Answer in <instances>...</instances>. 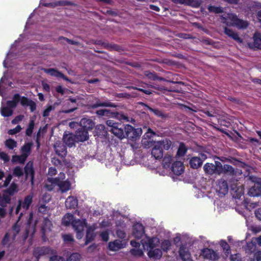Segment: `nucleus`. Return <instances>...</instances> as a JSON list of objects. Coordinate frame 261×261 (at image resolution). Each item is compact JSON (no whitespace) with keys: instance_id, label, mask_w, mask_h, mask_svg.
Wrapping results in <instances>:
<instances>
[{"instance_id":"de8ad7c7","label":"nucleus","mask_w":261,"mask_h":261,"mask_svg":"<svg viewBox=\"0 0 261 261\" xmlns=\"http://www.w3.org/2000/svg\"><path fill=\"white\" fill-rule=\"evenodd\" d=\"M171 246V242L169 240H165L161 243L162 249L165 252H167Z\"/></svg>"},{"instance_id":"c03bdc74","label":"nucleus","mask_w":261,"mask_h":261,"mask_svg":"<svg viewBox=\"0 0 261 261\" xmlns=\"http://www.w3.org/2000/svg\"><path fill=\"white\" fill-rule=\"evenodd\" d=\"M5 145L9 149H13L17 146V142L12 139H8L5 141Z\"/></svg>"},{"instance_id":"6e6552de","label":"nucleus","mask_w":261,"mask_h":261,"mask_svg":"<svg viewBox=\"0 0 261 261\" xmlns=\"http://www.w3.org/2000/svg\"><path fill=\"white\" fill-rule=\"evenodd\" d=\"M25 180L30 177V181L33 186L34 184L35 171L33 167V162H28L24 168Z\"/></svg>"},{"instance_id":"6e6d98bb","label":"nucleus","mask_w":261,"mask_h":261,"mask_svg":"<svg viewBox=\"0 0 261 261\" xmlns=\"http://www.w3.org/2000/svg\"><path fill=\"white\" fill-rule=\"evenodd\" d=\"M47 180L48 182L54 185L58 186V187L62 181L59 177H48Z\"/></svg>"},{"instance_id":"4be33fe9","label":"nucleus","mask_w":261,"mask_h":261,"mask_svg":"<svg viewBox=\"0 0 261 261\" xmlns=\"http://www.w3.org/2000/svg\"><path fill=\"white\" fill-rule=\"evenodd\" d=\"M75 135L70 133L64 135L63 140L66 145L71 147L75 145Z\"/></svg>"},{"instance_id":"f03ea898","label":"nucleus","mask_w":261,"mask_h":261,"mask_svg":"<svg viewBox=\"0 0 261 261\" xmlns=\"http://www.w3.org/2000/svg\"><path fill=\"white\" fill-rule=\"evenodd\" d=\"M222 22L228 26H236L240 29H246L248 26V23L247 21L240 19L237 16L233 14H227V16H222Z\"/></svg>"},{"instance_id":"72a5a7b5","label":"nucleus","mask_w":261,"mask_h":261,"mask_svg":"<svg viewBox=\"0 0 261 261\" xmlns=\"http://www.w3.org/2000/svg\"><path fill=\"white\" fill-rule=\"evenodd\" d=\"M181 5L190 6L194 8H198L200 6V3L197 0H181Z\"/></svg>"},{"instance_id":"a18cd8bd","label":"nucleus","mask_w":261,"mask_h":261,"mask_svg":"<svg viewBox=\"0 0 261 261\" xmlns=\"http://www.w3.org/2000/svg\"><path fill=\"white\" fill-rule=\"evenodd\" d=\"M17 185L15 183H12L10 187L6 190L4 192L9 196L13 195L14 194L17 192Z\"/></svg>"},{"instance_id":"0e129e2a","label":"nucleus","mask_w":261,"mask_h":261,"mask_svg":"<svg viewBox=\"0 0 261 261\" xmlns=\"http://www.w3.org/2000/svg\"><path fill=\"white\" fill-rule=\"evenodd\" d=\"M23 216V213H21L18 218L17 222L13 225L12 228L16 232H19L20 230L19 226L17 225V223L20 221L21 217Z\"/></svg>"},{"instance_id":"f257e3e1","label":"nucleus","mask_w":261,"mask_h":261,"mask_svg":"<svg viewBox=\"0 0 261 261\" xmlns=\"http://www.w3.org/2000/svg\"><path fill=\"white\" fill-rule=\"evenodd\" d=\"M172 144L171 141L168 139H164L154 143L151 154L156 160H160L163 157V150H168Z\"/></svg>"},{"instance_id":"bb28decb","label":"nucleus","mask_w":261,"mask_h":261,"mask_svg":"<svg viewBox=\"0 0 261 261\" xmlns=\"http://www.w3.org/2000/svg\"><path fill=\"white\" fill-rule=\"evenodd\" d=\"M75 220L74 216L70 213H67L64 215L62 220V224L64 226H68L70 225L72 226L73 222Z\"/></svg>"},{"instance_id":"1a4fd4ad","label":"nucleus","mask_w":261,"mask_h":261,"mask_svg":"<svg viewBox=\"0 0 261 261\" xmlns=\"http://www.w3.org/2000/svg\"><path fill=\"white\" fill-rule=\"evenodd\" d=\"M216 191L220 197H222L227 194L228 187L227 181L223 179L219 180L217 185Z\"/></svg>"},{"instance_id":"e433bc0d","label":"nucleus","mask_w":261,"mask_h":261,"mask_svg":"<svg viewBox=\"0 0 261 261\" xmlns=\"http://www.w3.org/2000/svg\"><path fill=\"white\" fill-rule=\"evenodd\" d=\"M220 245L223 248L225 254L227 256L230 253V247L225 240H222L220 242Z\"/></svg>"},{"instance_id":"4d7b16f0","label":"nucleus","mask_w":261,"mask_h":261,"mask_svg":"<svg viewBox=\"0 0 261 261\" xmlns=\"http://www.w3.org/2000/svg\"><path fill=\"white\" fill-rule=\"evenodd\" d=\"M62 237L65 243H72L74 241L73 236L71 234H64L62 235Z\"/></svg>"},{"instance_id":"052dcab7","label":"nucleus","mask_w":261,"mask_h":261,"mask_svg":"<svg viewBox=\"0 0 261 261\" xmlns=\"http://www.w3.org/2000/svg\"><path fill=\"white\" fill-rule=\"evenodd\" d=\"M62 40H65L67 42H68V43L72 44V45H77L79 44V43L78 42L73 40H71V39H69L66 37H65L63 36L59 37L58 38V40L61 41Z\"/></svg>"},{"instance_id":"603ef678","label":"nucleus","mask_w":261,"mask_h":261,"mask_svg":"<svg viewBox=\"0 0 261 261\" xmlns=\"http://www.w3.org/2000/svg\"><path fill=\"white\" fill-rule=\"evenodd\" d=\"M208 10L210 12H214L216 14L221 13L223 10L221 7H216L215 6H209L208 7Z\"/></svg>"},{"instance_id":"a878e982","label":"nucleus","mask_w":261,"mask_h":261,"mask_svg":"<svg viewBox=\"0 0 261 261\" xmlns=\"http://www.w3.org/2000/svg\"><path fill=\"white\" fill-rule=\"evenodd\" d=\"M94 228L91 226H89L87 230L86 235L85 237V245H87L89 243L93 241L95 238V234L94 233Z\"/></svg>"},{"instance_id":"c85d7f7f","label":"nucleus","mask_w":261,"mask_h":261,"mask_svg":"<svg viewBox=\"0 0 261 261\" xmlns=\"http://www.w3.org/2000/svg\"><path fill=\"white\" fill-rule=\"evenodd\" d=\"M144 75L149 79L152 81L159 80L160 81H165L166 79L162 77H159L154 71L151 72L149 70L144 71Z\"/></svg>"},{"instance_id":"20e7f679","label":"nucleus","mask_w":261,"mask_h":261,"mask_svg":"<svg viewBox=\"0 0 261 261\" xmlns=\"http://www.w3.org/2000/svg\"><path fill=\"white\" fill-rule=\"evenodd\" d=\"M72 226L76 233V238L78 240L81 239L84 236V229L87 226V220L85 219L74 220L73 222Z\"/></svg>"},{"instance_id":"2f4dec72","label":"nucleus","mask_w":261,"mask_h":261,"mask_svg":"<svg viewBox=\"0 0 261 261\" xmlns=\"http://www.w3.org/2000/svg\"><path fill=\"white\" fill-rule=\"evenodd\" d=\"M33 202V196L32 195H29L25 196L24 198L23 201H21L22 208L24 209L25 211L28 210L31 204Z\"/></svg>"},{"instance_id":"412c9836","label":"nucleus","mask_w":261,"mask_h":261,"mask_svg":"<svg viewBox=\"0 0 261 261\" xmlns=\"http://www.w3.org/2000/svg\"><path fill=\"white\" fill-rule=\"evenodd\" d=\"M65 204L68 209H75L78 205V201L76 197L70 196L66 199Z\"/></svg>"},{"instance_id":"f3484780","label":"nucleus","mask_w":261,"mask_h":261,"mask_svg":"<svg viewBox=\"0 0 261 261\" xmlns=\"http://www.w3.org/2000/svg\"><path fill=\"white\" fill-rule=\"evenodd\" d=\"M248 194L252 197L261 196V185L259 183L254 184V186L249 189Z\"/></svg>"},{"instance_id":"864d4df0","label":"nucleus","mask_w":261,"mask_h":261,"mask_svg":"<svg viewBox=\"0 0 261 261\" xmlns=\"http://www.w3.org/2000/svg\"><path fill=\"white\" fill-rule=\"evenodd\" d=\"M107 48L108 49L116 50L118 51H121L123 50L122 46H121L118 44H115L108 43V44H107Z\"/></svg>"},{"instance_id":"bf43d9fd","label":"nucleus","mask_w":261,"mask_h":261,"mask_svg":"<svg viewBox=\"0 0 261 261\" xmlns=\"http://www.w3.org/2000/svg\"><path fill=\"white\" fill-rule=\"evenodd\" d=\"M244 194V191L243 188L241 187L240 188H238L237 190L234 192V193L233 195V197L235 199H240L241 198V196Z\"/></svg>"},{"instance_id":"7c9ffc66","label":"nucleus","mask_w":261,"mask_h":261,"mask_svg":"<svg viewBox=\"0 0 261 261\" xmlns=\"http://www.w3.org/2000/svg\"><path fill=\"white\" fill-rule=\"evenodd\" d=\"M28 158V154L22 153L20 155H14L12 158V162L13 163H19L24 164Z\"/></svg>"},{"instance_id":"a19ab883","label":"nucleus","mask_w":261,"mask_h":261,"mask_svg":"<svg viewBox=\"0 0 261 261\" xmlns=\"http://www.w3.org/2000/svg\"><path fill=\"white\" fill-rule=\"evenodd\" d=\"M148 110L153 113L155 116L160 117L161 118H165L167 117V115L164 114L161 110L158 109H153L149 106L147 107Z\"/></svg>"},{"instance_id":"09e8293b","label":"nucleus","mask_w":261,"mask_h":261,"mask_svg":"<svg viewBox=\"0 0 261 261\" xmlns=\"http://www.w3.org/2000/svg\"><path fill=\"white\" fill-rule=\"evenodd\" d=\"M134 127L130 124L124 125V135L125 138H130L132 131L133 130Z\"/></svg>"},{"instance_id":"7ed1b4c3","label":"nucleus","mask_w":261,"mask_h":261,"mask_svg":"<svg viewBox=\"0 0 261 261\" xmlns=\"http://www.w3.org/2000/svg\"><path fill=\"white\" fill-rule=\"evenodd\" d=\"M106 123L108 126L107 129L120 139L125 138L124 124L116 122L113 120H108Z\"/></svg>"},{"instance_id":"c9c22d12","label":"nucleus","mask_w":261,"mask_h":261,"mask_svg":"<svg viewBox=\"0 0 261 261\" xmlns=\"http://www.w3.org/2000/svg\"><path fill=\"white\" fill-rule=\"evenodd\" d=\"M59 189L62 193L66 192L70 190L71 187V184L69 181H61L59 186Z\"/></svg>"},{"instance_id":"3c124183","label":"nucleus","mask_w":261,"mask_h":261,"mask_svg":"<svg viewBox=\"0 0 261 261\" xmlns=\"http://www.w3.org/2000/svg\"><path fill=\"white\" fill-rule=\"evenodd\" d=\"M130 253L132 255L135 257H141L144 254L143 251L140 249H131L130 250Z\"/></svg>"},{"instance_id":"5fc2aeb1","label":"nucleus","mask_w":261,"mask_h":261,"mask_svg":"<svg viewBox=\"0 0 261 261\" xmlns=\"http://www.w3.org/2000/svg\"><path fill=\"white\" fill-rule=\"evenodd\" d=\"M56 6H75L76 5V4H75L74 3H73L71 2H70V1L63 0V1H60L57 2L56 3Z\"/></svg>"},{"instance_id":"5701e85b","label":"nucleus","mask_w":261,"mask_h":261,"mask_svg":"<svg viewBox=\"0 0 261 261\" xmlns=\"http://www.w3.org/2000/svg\"><path fill=\"white\" fill-rule=\"evenodd\" d=\"M162 251L160 249L155 248L148 250L147 255L150 258L153 259H159L162 256Z\"/></svg>"},{"instance_id":"49530a36","label":"nucleus","mask_w":261,"mask_h":261,"mask_svg":"<svg viewBox=\"0 0 261 261\" xmlns=\"http://www.w3.org/2000/svg\"><path fill=\"white\" fill-rule=\"evenodd\" d=\"M58 105L57 102L54 103L53 106H48L47 108L43 111L42 116L44 117H47L49 115V113L52 110L55 109L56 106Z\"/></svg>"},{"instance_id":"6ab92c4d","label":"nucleus","mask_w":261,"mask_h":261,"mask_svg":"<svg viewBox=\"0 0 261 261\" xmlns=\"http://www.w3.org/2000/svg\"><path fill=\"white\" fill-rule=\"evenodd\" d=\"M179 255L181 259L184 261L189 260L191 257V253L185 245L181 244L178 251Z\"/></svg>"},{"instance_id":"13d9d810","label":"nucleus","mask_w":261,"mask_h":261,"mask_svg":"<svg viewBox=\"0 0 261 261\" xmlns=\"http://www.w3.org/2000/svg\"><path fill=\"white\" fill-rule=\"evenodd\" d=\"M13 174L15 176L20 177L23 175V172L21 168L17 166L13 169Z\"/></svg>"},{"instance_id":"79ce46f5","label":"nucleus","mask_w":261,"mask_h":261,"mask_svg":"<svg viewBox=\"0 0 261 261\" xmlns=\"http://www.w3.org/2000/svg\"><path fill=\"white\" fill-rule=\"evenodd\" d=\"M142 134V129L141 128H135L134 127L132 131V134L130 136V140H134L139 138Z\"/></svg>"},{"instance_id":"f8f14e48","label":"nucleus","mask_w":261,"mask_h":261,"mask_svg":"<svg viewBox=\"0 0 261 261\" xmlns=\"http://www.w3.org/2000/svg\"><path fill=\"white\" fill-rule=\"evenodd\" d=\"M224 33L228 37L232 39L239 43H242L243 42V39L239 36L238 33L233 31L232 29L227 27H224Z\"/></svg>"},{"instance_id":"9b49d317","label":"nucleus","mask_w":261,"mask_h":261,"mask_svg":"<svg viewBox=\"0 0 261 261\" xmlns=\"http://www.w3.org/2000/svg\"><path fill=\"white\" fill-rule=\"evenodd\" d=\"M145 233L144 227L140 223H135L133 226V234L138 239H141Z\"/></svg>"},{"instance_id":"37998d69","label":"nucleus","mask_w":261,"mask_h":261,"mask_svg":"<svg viewBox=\"0 0 261 261\" xmlns=\"http://www.w3.org/2000/svg\"><path fill=\"white\" fill-rule=\"evenodd\" d=\"M187 151V148L183 142L179 144V146L177 151V155L179 156H184Z\"/></svg>"},{"instance_id":"dca6fc26","label":"nucleus","mask_w":261,"mask_h":261,"mask_svg":"<svg viewBox=\"0 0 261 261\" xmlns=\"http://www.w3.org/2000/svg\"><path fill=\"white\" fill-rule=\"evenodd\" d=\"M172 172L177 175H180L184 171L183 163L180 161L174 162L171 167Z\"/></svg>"},{"instance_id":"c756f323","label":"nucleus","mask_w":261,"mask_h":261,"mask_svg":"<svg viewBox=\"0 0 261 261\" xmlns=\"http://www.w3.org/2000/svg\"><path fill=\"white\" fill-rule=\"evenodd\" d=\"M243 248L245 253L248 254H251L256 248V244L252 241L247 242Z\"/></svg>"},{"instance_id":"ea45409f","label":"nucleus","mask_w":261,"mask_h":261,"mask_svg":"<svg viewBox=\"0 0 261 261\" xmlns=\"http://www.w3.org/2000/svg\"><path fill=\"white\" fill-rule=\"evenodd\" d=\"M32 145L33 144L32 142L25 143L21 148L22 153L27 154L28 156L31 152Z\"/></svg>"},{"instance_id":"aec40b11","label":"nucleus","mask_w":261,"mask_h":261,"mask_svg":"<svg viewBox=\"0 0 261 261\" xmlns=\"http://www.w3.org/2000/svg\"><path fill=\"white\" fill-rule=\"evenodd\" d=\"M80 123L82 128L88 131L92 129L95 125L94 122L91 119L86 118H82Z\"/></svg>"},{"instance_id":"9d476101","label":"nucleus","mask_w":261,"mask_h":261,"mask_svg":"<svg viewBox=\"0 0 261 261\" xmlns=\"http://www.w3.org/2000/svg\"><path fill=\"white\" fill-rule=\"evenodd\" d=\"M106 111L105 116L116 118L120 121L124 120L126 122L129 121V118L127 115L123 113L117 112H113L110 110L105 109Z\"/></svg>"},{"instance_id":"39448f33","label":"nucleus","mask_w":261,"mask_h":261,"mask_svg":"<svg viewBox=\"0 0 261 261\" xmlns=\"http://www.w3.org/2000/svg\"><path fill=\"white\" fill-rule=\"evenodd\" d=\"M57 253L55 250L48 246L35 247L33 251V255L35 257L36 261H39L42 256Z\"/></svg>"},{"instance_id":"0eeeda50","label":"nucleus","mask_w":261,"mask_h":261,"mask_svg":"<svg viewBox=\"0 0 261 261\" xmlns=\"http://www.w3.org/2000/svg\"><path fill=\"white\" fill-rule=\"evenodd\" d=\"M200 255L205 259L217 260L219 259L218 254L212 249L204 248L201 250Z\"/></svg>"},{"instance_id":"4c0bfd02","label":"nucleus","mask_w":261,"mask_h":261,"mask_svg":"<svg viewBox=\"0 0 261 261\" xmlns=\"http://www.w3.org/2000/svg\"><path fill=\"white\" fill-rule=\"evenodd\" d=\"M13 113V110L10 109L8 107H2L1 109V115L4 117H8L12 115Z\"/></svg>"},{"instance_id":"69168bd1","label":"nucleus","mask_w":261,"mask_h":261,"mask_svg":"<svg viewBox=\"0 0 261 261\" xmlns=\"http://www.w3.org/2000/svg\"><path fill=\"white\" fill-rule=\"evenodd\" d=\"M100 237L103 241L107 242L109 239V233L107 231H104L100 233Z\"/></svg>"},{"instance_id":"f704fd0d","label":"nucleus","mask_w":261,"mask_h":261,"mask_svg":"<svg viewBox=\"0 0 261 261\" xmlns=\"http://www.w3.org/2000/svg\"><path fill=\"white\" fill-rule=\"evenodd\" d=\"M253 46L261 49V35L259 33H255L253 37Z\"/></svg>"},{"instance_id":"b1692460","label":"nucleus","mask_w":261,"mask_h":261,"mask_svg":"<svg viewBox=\"0 0 261 261\" xmlns=\"http://www.w3.org/2000/svg\"><path fill=\"white\" fill-rule=\"evenodd\" d=\"M160 240L156 237H148L146 241L145 242V244L146 245L149 250L155 249V247L158 246Z\"/></svg>"},{"instance_id":"58836bf2","label":"nucleus","mask_w":261,"mask_h":261,"mask_svg":"<svg viewBox=\"0 0 261 261\" xmlns=\"http://www.w3.org/2000/svg\"><path fill=\"white\" fill-rule=\"evenodd\" d=\"M172 161V156L171 155H165L163 159V167L165 169H168L170 167Z\"/></svg>"},{"instance_id":"4468645a","label":"nucleus","mask_w":261,"mask_h":261,"mask_svg":"<svg viewBox=\"0 0 261 261\" xmlns=\"http://www.w3.org/2000/svg\"><path fill=\"white\" fill-rule=\"evenodd\" d=\"M100 107L116 108L117 107V105L110 102L109 100L101 101L99 99H96L95 102L91 105V107L93 109H96Z\"/></svg>"},{"instance_id":"473e14b6","label":"nucleus","mask_w":261,"mask_h":261,"mask_svg":"<svg viewBox=\"0 0 261 261\" xmlns=\"http://www.w3.org/2000/svg\"><path fill=\"white\" fill-rule=\"evenodd\" d=\"M55 151L58 155L63 158L65 157L67 154L66 146L63 145L55 146Z\"/></svg>"},{"instance_id":"8fccbe9b","label":"nucleus","mask_w":261,"mask_h":261,"mask_svg":"<svg viewBox=\"0 0 261 261\" xmlns=\"http://www.w3.org/2000/svg\"><path fill=\"white\" fill-rule=\"evenodd\" d=\"M34 121L33 120H31L25 131V134L27 136H30L32 135L33 129L34 128Z\"/></svg>"},{"instance_id":"e2e57ef3","label":"nucleus","mask_w":261,"mask_h":261,"mask_svg":"<svg viewBox=\"0 0 261 261\" xmlns=\"http://www.w3.org/2000/svg\"><path fill=\"white\" fill-rule=\"evenodd\" d=\"M21 130V127L20 125H17L14 128L11 129L9 130L8 134L9 135H15L19 132H20Z\"/></svg>"},{"instance_id":"ddd939ff","label":"nucleus","mask_w":261,"mask_h":261,"mask_svg":"<svg viewBox=\"0 0 261 261\" xmlns=\"http://www.w3.org/2000/svg\"><path fill=\"white\" fill-rule=\"evenodd\" d=\"M75 136L77 141H85L89 139L88 131L81 127L76 130Z\"/></svg>"},{"instance_id":"393cba45","label":"nucleus","mask_w":261,"mask_h":261,"mask_svg":"<svg viewBox=\"0 0 261 261\" xmlns=\"http://www.w3.org/2000/svg\"><path fill=\"white\" fill-rule=\"evenodd\" d=\"M222 173L234 175L236 174V171L231 166L225 164L223 166L222 165V169H220V171L219 172V175Z\"/></svg>"},{"instance_id":"338daca9","label":"nucleus","mask_w":261,"mask_h":261,"mask_svg":"<svg viewBox=\"0 0 261 261\" xmlns=\"http://www.w3.org/2000/svg\"><path fill=\"white\" fill-rule=\"evenodd\" d=\"M80 254L78 253H73L69 257L70 261H79Z\"/></svg>"},{"instance_id":"423d86ee","label":"nucleus","mask_w":261,"mask_h":261,"mask_svg":"<svg viewBox=\"0 0 261 261\" xmlns=\"http://www.w3.org/2000/svg\"><path fill=\"white\" fill-rule=\"evenodd\" d=\"M222 169V164L219 161H215V164L213 163H206L203 166V170L207 174L213 175L217 174L219 175V172Z\"/></svg>"},{"instance_id":"a211bd4d","label":"nucleus","mask_w":261,"mask_h":261,"mask_svg":"<svg viewBox=\"0 0 261 261\" xmlns=\"http://www.w3.org/2000/svg\"><path fill=\"white\" fill-rule=\"evenodd\" d=\"M124 247L125 244L122 243V241L119 240H115L114 241L110 242L108 244V248L111 251H118Z\"/></svg>"},{"instance_id":"cd10ccee","label":"nucleus","mask_w":261,"mask_h":261,"mask_svg":"<svg viewBox=\"0 0 261 261\" xmlns=\"http://www.w3.org/2000/svg\"><path fill=\"white\" fill-rule=\"evenodd\" d=\"M189 163L193 169H198L201 166L203 161L200 157L194 156L190 159Z\"/></svg>"},{"instance_id":"774afa93","label":"nucleus","mask_w":261,"mask_h":261,"mask_svg":"<svg viewBox=\"0 0 261 261\" xmlns=\"http://www.w3.org/2000/svg\"><path fill=\"white\" fill-rule=\"evenodd\" d=\"M230 259L231 261H242L241 255L239 253L231 254L230 256Z\"/></svg>"},{"instance_id":"2eb2a0df","label":"nucleus","mask_w":261,"mask_h":261,"mask_svg":"<svg viewBox=\"0 0 261 261\" xmlns=\"http://www.w3.org/2000/svg\"><path fill=\"white\" fill-rule=\"evenodd\" d=\"M43 70L45 73L50 74L51 76H55L57 77H61L65 80H68L67 77L65 76L63 73L59 71L58 70L54 68H42Z\"/></svg>"},{"instance_id":"680f3d73","label":"nucleus","mask_w":261,"mask_h":261,"mask_svg":"<svg viewBox=\"0 0 261 261\" xmlns=\"http://www.w3.org/2000/svg\"><path fill=\"white\" fill-rule=\"evenodd\" d=\"M52 255H53L49 257V261H65L63 257L58 255L56 253Z\"/></svg>"}]
</instances>
